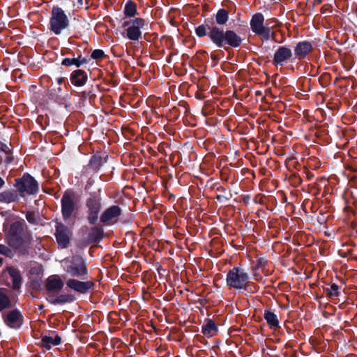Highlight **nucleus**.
<instances>
[{
  "instance_id": "obj_8",
  "label": "nucleus",
  "mask_w": 357,
  "mask_h": 357,
  "mask_svg": "<svg viewBox=\"0 0 357 357\" xmlns=\"http://www.w3.org/2000/svg\"><path fill=\"white\" fill-rule=\"evenodd\" d=\"M147 25L144 19L135 17L123 22L122 27L126 29V37L130 40H139L142 38L141 29Z\"/></svg>"
},
{
  "instance_id": "obj_17",
  "label": "nucleus",
  "mask_w": 357,
  "mask_h": 357,
  "mask_svg": "<svg viewBox=\"0 0 357 357\" xmlns=\"http://www.w3.org/2000/svg\"><path fill=\"white\" fill-rule=\"evenodd\" d=\"M6 275H8L11 278L12 284L10 285L9 282H6L5 284L7 287H11L15 291L19 290L22 284V276L20 271L13 266H7L2 272V276L5 277Z\"/></svg>"
},
{
  "instance_id": "obj_28",
  "label": "nucleus",
  "mask_w": 357,
  "mask_h": 357,
  "mask_svg": "<svg viewBox=\"0 0 357 357\" xmlns=\"http://www.w3.org/2000/svg\"><path fill=\"white\" fill-rule=\"evenodd\" d=\"M326 296L331 299L337 298L340 294V287L335 283H330L328 287H324Z\"/></svg>"
},
{
  "instance_id": "obj_51",
  "label": "nucleus",
  "mask_w": 357,
  "mask_h": 357,
  "mask_svg": "<svg viewBox=\"0 0 357 357\" xmlns=\"http://www.w3.org/2000/svg\"><path fill=\"white\" fill-rule=\"evenodd\" d=\"M66 52L67 53H70V50H66Z\"/></svg>"
},
{
  "instance_id": "obj_3",
  "label": "nucleus",
  "mask_w": 357,
  "mask_h": 357,
  "mask_svg": "<svg viewBox=\"0 0 357 357\" xmlns=\"http://www.w3.org/2000/svg\"><path fill=\"white\" fill-rule=\"evenodd\" d=\"M13 187L21 198L26 195H36L39 192V183L29 173L25 172L21 177L15 179Z\"/></svg>"
},
{
  "instance_id": "obj_12",
  "label": "nucleus",
  "mask_w": 357,
  "mask_h": 357,
  "mask_svg": "<svg viewBox=\"0 0 357 357\" xmlns=\"http://www.w3.org/2000/svg\"><path fill=\"white\" fill-rule=\"evenodd\" d=\"M294 56L291 49L287 46L282 45L279 46L278 48L275 51L273 57V65L278 66H282L284 63H287L289 61H294Z\"/></svg>"
},
{
  "instance_id": "obj_18",
  "label": "nucleus",
  "mask_w": 357,
  "mask_h": 357,
  "mask_svg": "<svg viewBox=\"0 0 357 357\" xmlns=\"http://www.w3.org/2000/svg\"><path fill=\"white\" fill-rule=\"evenodd\" d=\"M87 232L84 237V241L86 244L98 243L105 237V232L102 225H98L91 228H86Z\"/></svg>"
},
{
  "instance_id": "obj_11",
  "label": "nucleus",
  "mask_w": 357,
  "mask_h": 357,
  "mask_svg": "<svg viewBox=\"0 0 357 357\" xmlns=\"http://www.w3.org/2000/svg\"><path fill=\"white\" fill-rule=\"evenodd\" d=\"M73 231L62 222H57L55 226L54 236L59 248L64 249L69 247Z\"/></svg>"
},
{
  "instance_id": "obj_41",
  "label": "nucleus",
  "mask_w": 357,
  "mask_h": 357,
  "mask_svg": "<svg viewBox=\"0 0 357 357\" xmlns=\"http://www.w3.org/2000/svg\"><path fill=\"white\" fill-rule=\"evenodd\" d=\"M77 60H78L79 66H82L84 64H86L89 61V59L87 57H84L82 55H78L77 57H76Z\"/></svg>"
},
{
  "instance_id": "obj_22",
  "label": "nucleus",
  "mask_w": 357,
  "mask_h": 357,
  "mask_svg": "<svg viewBox=\"0 0 357 357\" xmlns=\"http://www.w3.org/2000/svg\"><path fill=\"white\" fill-rule=\"evenodd\" d=\"M21 198L17 190L15 189H8L0 192V203L10 204L19 202Z\"/></svg>"
},
{
  "instance_id": "obj_32",
  "label": "nucleus",
  "mask_w": 357,
  "mask_h": 357,
  "mask_svg": "<svg viewBox=\"0 0 357 357\" xmlns=\"http://www.w3.org/2000/svg\"><path fill=\"white\" fill-rule=\"evenodd\" d=\"M216 190L222 192L221 195H218L216 197V199L219 202L228 201L232 197V194L229 189H227L223 186L219 185L216 188Z\"/></svg>"
},
{
  "instance_id": "obj_19",
  "label": "nucleus",
  "mask_w": 357,
  "mask_h": 357,
  "mask_svg": "<svg viewBox=\"0 0 357 357\" xmlns=\"http://www.w3.org/2000/svg\"><path fill=\"white\" fill-rule=\"evenodd\" d=\"M47 96L49 99L62 105L66 102V98L63 95V89L60 86L52 84L47 90Z\"/></svg>"
},
{
  "instance_id": "obj_33",
  "label": "nucleus",
  "mask_w": 357,
  "mask_h": 357,
  "mask_svg": "<svg viewBox=\"0 0 357 357\" xmlns=\"http://www.w3.org/2000/svg\"><path fill=\"white\" fill-rule=\"evenodd\" d=\"M0 255L12 259L15 255H17V252L14 248L7 244H0Z\"/></svg>"
},
{
  "instance_id": "obj_48",
  "label": "nucleus",
  "mask_w": 357,
  "mask_h": 357,
  "mask_svg": "<svg viewBox=\"0 0 357 357\" xmlns=\"http://www.w3.org/2000/svg\"><path fill=\"white\" fill-rule=\"evenodd\" d=\"M211 59H212L213 60H215V59H217V56H213V55H212V56H211Z\"/></svg>"
},
{
  "instance_id": "obj_16",
  "label": "nucleus",
  "mask_w": 357,
  "mask_h": 357,
  "mask_svg": "<svg viewBox=\"0 0 357 357\" xmlns=\"http://www.w3.org/2000/svg\"><path fill=\"white\" fill-rule=\"evenodd\" d=\"M122 210L117 205H112L106 208L100 216V221L103 225H109L117 222V218L121 217Z\"/></svg>"
},
{
  "instance_id": "obj_36",
  "label": "nucleus",
  "mask_w": 357,
  "mask_h": 357,
  "mask_svg": "<svg viewBox=\"0 0 357 357\" xmlns=\"http://www.w3.org/2000/svg\"><path fill=\"white\" fill-rule=\"evenodd\" d=\"M78 60H77L76 57L74 58H65L61 61V65L64 66H75L77 68H79Z\"/></svg>"
},
{
  "instance_id": "obj_31",
  "label": "nucleus",
  "mask_w": 357,
  "mask_h": 357,
  "mask_svg": "<svg viewBox=\"0 0 357 357\" xmlns=\"http://www.w3.org/2000/svg\"><path fill=\"white\" fill-rule=\"evenodd\" d=\"M0 152H3L6 154L4 159V163L6 165L10 164L14 160L13 155V151L9 146L1 141H0Z\"/></svg>"
},
{
  "instance_id": "obj_30",
  "label": "nucleus",
  "mask_w": 357,
  "mask_h": 357,
  "mask_svg": "<svg viewBox=\"0 0 357 357\" xmlns=\"http://www.w3.org/2000/svg\"><path fill=\"white\" fill-rule=\"evenodd\" d=\"M11 307L12 303L7 295V289L0 288V312Z\"/></svg>"
},
{
  "instance_id": "obj_25",
  "label": "nucleus",
  "mask_w": 357,
  "mask_h": 357,
  "mask_svg": "<svg viewBox=\"0 0 357 357\" xmlns=\"http://www.w3.org/2000/svg\"><path fill=\"white\" fill-rule=\"evenodd\" d=\"M61 342V337L59 335H56L54 337L43 335L39 345L47 350H50L53 346L59 345Z\"/></svg>"
},
{
  "instance_id": "obj_15",
  "label": "nucleus",
  "mask_w": 357,
  "mask_h": 357,
  "mask_svg": "<svg viewBox=\"0 0 357 357\" xmlns=\"http://www.w3.org/2000/svg\"><path fill=\"white\" fill-rule=\"evenodd\" d=\"M314 50L312 42L302 40L298 42L294 48V59L302 61L306 59Z\"/></svg>"
},
{
  "instance_id": "obj_37",
  "label": "nucleus",
  "mask_w": 357,
  "mask_h": 357,
  "mask_svg": "<svg viewBox=\"0 0 357 357\" xmlns=\"http://www.w3.org/2000/svg\"><path fill=\"white\" fill-rule=\"evenodd\" d=\"M91 57L94 60H102L106 57V54L103 50L96 49L91 52Z\"/></svg>"
},
{
  "instance_id": "obj_35",
  "label": "nucleus",
  "mask_w": 357,
  "mask_h": 357,
  "mask_svg": "<svg viewBox=\"0 0 357 357\" xmlns=\"http://www.w3.org/2000/svg\"><path fill=\"white\" fill-rule=\"evenodd\" d=\"M259 287L253 282H250L249 280L246 282L242 287V289L249 294H255L258 291Z\"/></svg>"
},
{
  "instance_id": "obj_1",
  "label": "nucleus",
  "mask_w": 357,
  "mask_h": 357,
  "mask_svg": "<svg viewBox=\"0 0 357 357\" xmlns=\"http://www.w3.org/2000/svg\"><path fill=\"white\" fill-rule=\"evenodd\" d=\"M229 20V13L225 8H220L213 18L205 19L204 24H200L195 29L197 37L208 36L210 40L218 47L227 51L229 48L239 47L243 42L241 37L234 30L219 27L225 25Z\"/></svg>"
},
{
  "instance_id": "obj_43",
  "label": "nucleus",
  "mask_w": 357,
  "mask_h": 357,
  "mask_svg": "<svg viewBox=\"0 0 357 357\" xmlns=\"http://www.w3.org/2000/svg\"><path fill=\"white\" fill-rule=\"evenodd\" d=\"M92 91L91 90H89V91H84L81 93V98L82 99H86L87 97L90 96H91V93Z\"/></svg>"
},
{
  "instance_id": "obj_34",
  "label": "nucleus",
  "mask_w": 357,
  "mask_h": 357,
  "mask_svg": "<svg viewBox=\"0 0 357 357\" xmlns=\"http://www.w3.org/2000/svg\"><path fill=\"white\" fill-rule=\"evenodd\" d=\"M26 220L32 225H38L40 218L38 213L33 211H28L25 213Z\"/></svg>"
},
{
  "instance_id": "obj_24",
  "label": "nucleus",
  "mask_w": 357,
  "mask_h": 357,
  "mask_svg": "<svg viewBox=\"0 0 357 357\" xmlns=\"http://www.w3.org/2000/svg\"><path fill=\"white\" fill-rule=\"evenodd\" d=\"M218 332V328L215 322L209 318L204 319L202 326V333L206 336L213 337Z\"/></svg>"
},
{
  "instance_id": "obj_38",
  "label": "nucleus",
  "mask_w": 357,
  "mask_h": 357,
  "mask_svg": "<svg viewBox=\"0 0 357 357\" xmlns=\"http://www.w3.org/2000/svg\"><path fill=\"white\" fill-rule=\"evenodd\" d=\"M134 220V216L132 213L123 215L119 219V222L123 225H130Z\"/></svg>"
},
{
  "instance_id": "obj_27",
  "label": "nucleus",
  "mask_w": 357,
  "mask_h": 357,
  "mask_svg": "<svg viewBox=\"0 0 357 357\" xmlns=\"http://www.w3.org/2000/svg\"><path fill=\"white\" fill-rule=\"evenodd\" d=\"M76 299L75 296L73 294H61L54 298L47 299L48 301L54 305H63L65 303H70L73 302Z\"/></svg>"
},
{
  "instance_id": "obj_5",
  "label": "nucleus",
  "mask_w": 357,
  "mask_h": 357,
  "mask_svg": "<svg viewBox=\"0 0 357 357\" xmlns=\"http://www.w3.org/2000/svg\"><path fill=\"white\" fill-rule=\"evenodd\" d=\"M49 24V29L55 35H60L63 30L68 28L70 21L61 7L54 6L51 11Z\"/></svg>"
},
{
  "instance_id": "obj_20",
  "label": "nucleus",
  "mask_w": 357,
  "mask_h": 357,
  "mask_svg": "<svg viewBox=\"0 0 357 357\" xmlns=\"http://www.w3.org/2000/svg\"><path fill=\"white\" fill-rule=\"evenodd\" d=\"M70 80L75 86H83L88 81V75L84 70L77 69L70 73Z\"/></svg>"
},
{
  "instance_id": "obj_6",
  "label": "nucleus",
  "mask_w": 357,
  "mask_h": 357,
  "mask_svg": "<svg viewBox=\"0 0 357 357\" xmlns=\"http://www.w3.org/2000/svg\"><path fill=\"white\" fill-rule=\"evenodd\" d=\"M250 279L248 272L241 266L230 269L226 277L227 286L230 289L241 290L243 285Z\"/></svg>"
},
{
  "instance_id": "obj_39",
  "label": "nucleus",
  "mask_w": 357,
  "mask_h": 357,
  "mask_svg": "<svg viewBox=\"0 0 357 357\" xmlns=\"http://www.w3.org/2000/svg\"><path fill=\"white\" fill-rule=\"evenodd\" d=\"M43 271V268H42V266H33V267H31L29 270V273L31 275H40Z\"/></svg>"
},
{
  "instance_id": "obj_45",
  "label": "nucleus",
  "mask_w": 357,
  "mask_h": 357,
  "mask_svg": "<svg viewBox=\"0 0 357 357\" xmlns=\"http://www.w3.org/2000/svg\"><path fill=\"white\" fill-rule=\"evenodd\" d=\"M271 40H274V41H277L276 40V33L275 32H271Z\"/></svg>"
},
{
  "instance_id": "obj_29",
  "label": "nucleus",
  "mask_w": 357,
  "mask_h": 357,
  "mask_svg": "<svg viewBox=\"0 0 357 357\" xmlns=\"http://www.w3.org/2000/svg\"><path fill=\"white\" fill-rule=\"evenodd\" d=\"M123 13L126 17H134L137 14V6L132 0H128L123 8Z\"/></svg>"
},
{
  "instance_id": "obj_44",
  "label": "nucleus",
  "mask_w": 357,
  "mask_h": 357,
  "mask_svg": "<svg viewBox=\"0 0 357 357\" xmlns=\"http://www.w3.org/2000/svg\"><path fill=\"white\" fill-rule=\"evenodd\" d=\"M65 82L64 77H59L56 79V86H60Z\"/></svg>"
},
{
  "instance_id": "obj_2",
  "label": "nucleus",
  "mask_w": 357,
  "mask_h": 357,
  "mask_svg": "<svg viewBox=\"0 0 357 357\" xmlns=\"http://www.w3.org/2000/svg\"><path fill=\"white\" fill-rule=\"evenodd\" d=\"M4 242L14 248L18 257H26L33 248V237L24 220L3 225Z\"/></svg>"
},
{
  "instance_id": "obj_50",
  "label": "nucleus",
  "mask_w": 357,
  "mask_h": 357,
  "mask_svg": "<svg viewBox=\"0 0 357 357\" xmlns=\"http://www.w3.org/2000/svg\"><path fill=\"white\" fill-rule=\"evenodd\" d=\"M66 54V52H64L63 50L61 51V54L62 55H64Z\"/></svg>"
},
{
  "instance_id": "obj_9",
  "label": "nucleus",
  "mask_w": 357,
  "mask_h": 357,
  "mask_svg": "<svg viewBox=\"0 0 357 357\" xmlns=\"http://www.w3.org/2000/svg\"><path fill=\"white\" fill-rule=\"evenodd\" d=\"M264 17L262 13H257L252 15L250 24L253 33L260 36L264 40H268L271 38V29L273 28L268 24L264 25Z\"/></svg>"
},
{
  "instance_id": "obj_46",
  "label": "nucleus",
  "mask_w": 357,
  "mask_h": 357,
  "mask_svg": "<svg viewBox=\"0 0 357 357\" xmlns=\"http://www.w3.org/2000/svg\"><path fill=\"white\" fill-rule=\"evenodd\" d=\"M5 185V181L0 176V189Z\"/></svg>"
},
{
  "instance_id": "obj_14",
  "label": "nucleus",
  "mask_w": 357,
  "mask_h": 357,
  "mask_svg": "<svg viewBox=\"0 0 357 357\" xmlns=\"http://www.w3.org/2000/svg\"><path fill=\"white\" fill-rule=\"evenodd\" d=\"M66 284L72 290L82 294L93 291L96 285L93 281H80L75 278L69 279Z\"/></svg>"
},
{
  "instance_id": "obj_42",
  "label": "nucleus",
  "mask_w": 357,
  "mask_h": 357,
  "mask_svg": "<svg viewBox=\"0 0 357 357\" xmlns=\"http://www.w3.org/2000/svg\"><path fill=\"white\" fill-rule=\"evenodd\" d=\"M338 253H339L340 256H341L342 257H347L352 255L353 250L349 249V250H347V251H344L343 250H340Z\"/></svg>"
},
{
  "instance_id": "obj_4",
  "label": "nucleus",
  "mask_w": 357,
  "mask_h": 357,
  "mask_svg": "<svg viewBox=\"0 0 357 357\" xmlns=\"http://www.w3.org/2000/svg\"><path fill=\"white\" fill-rule=\"evenodd\" d=\"M101 189L92 192L85 203L86 219L89 225H95L102 208Z\"/></svg>"
},
{
  "instance_id": "obj_7",
  "label": "nucleus",
  "mask_w": 357,
  "mask_h": 357,
  "mask_svg": "<svg viewBox=\"0 0 357 357\" xmlns=\"http://www.w3.org/2000/svg\"><path fill=\"white\" fill-rule=\"evenodd\" d=\"M61 214L65 221L72 217L77 208V195L71 189H67L61 199Z\"/></svg>"
},
{
  "instance_id": "obj_47",
  "label": "nucleus",
  "mask_w": 357,
  "mask_h": 357,
  "mask_svg": "<svg viewBox=\"0 0 357 357\" xmlns=\"http://www.w3.org/2000/svg\"><path fill=\"white\" fill-rule=\"evenodd\" d=\"M3 261V259L1 257H0V267L2 266Z\"/></svg>"
},
{
  "instance_id": "obj_21",
  "label": "nucleus",
  "mask_w": 357,
  "mask_h": 357,
  "mask_svg": "<svg viewBox=\"0 0 357 357\" xmlns=\"http://www.w3.org/2000/svg\"><path fill=\"white\" fill-rule=\"evenodd\" d=\"M63 285V280L57 275L48 277L45 282L46 290L50 293L61 291Z\"/></svg>"
},
{
  "instance_id": "obj_13",
  "label": "nucleus",
  "mask_w": 357,
  "mask_h": 357,
  "mask_svg": "<svg viewBox=\"0 0 357 357\" xmlns=\"http://www.w3.org/2000/svg\"><path fill=\"white\" fill-rule=\"evenodd\" d=\"M5 324L13 329H19L24 324V317L17 308L9 311L7 314H2Z\"/></svg>"
},
{
  "instance_id": "obj_40",
  "label": "nucleus",
  "mask_w": 357,
  "mask_h": 357,
  "mask_svg": "<svg viewBox=\"0 0 357 357\" xmlns=\"http://www.w3.org/2000/svg\"><path fill=\"white\" fill-rule=\"evenodd\" d=\"M267 264V261L265 257H260L257 259V267L264 268Z\"/></svg>"
},
{
  "instance_id": "obj_49",
  "label": "nucleus",
  "mask_w": 357,
  "mask_h": 357,
  "mask_svg": "<svg viewBox=\"0 0 357 357\" xmlns=\"http://www.w3.org/2000/svg\"><path fill=\"white\" fill-rule=\"evenodd\" d=\"M43 307H44V306L42 305L39 306L38 309L41 310L43 309Z\"/></svg>"
},
{
  "instance_id": "obj_10",
  "label": "nucleus",
  "mask_w": 357,
  "mask_h": 357,
  "mask_svg": "<svg viewBox=\"0 0 357 357\" xmlns=\"http://www.w3.org/2000/svg\"><path fill=\"white\" fill-rule=\"evenodd\" d=\"M66 272L73 278L84 279L89 274L85 260L82 257H74L66 268Z\"/></svg>"
},
{
  "instance_id": "obj_23",
  "label": "nucleus",
  "mask_w": 357,
  "mask_h": 357,
  "mask_svg": "<svg viewBox=\"0 0 357 357\" xmlns=\"http://www.w3.org/2000/svg\"><path fill=\"white\" fill-rule=\"evenodd\" d=\"M107 155L103 158L100 153H97L91 157L87 167L93 172H97L100 169L103 163L107 162Z\"/></svg>"
},
{
  "instance_id": "obj_26",
  "label": "nucleus",
  "mask_w": 357,
  "mask_h": 357,
  "mask_svg": "<svg viewBox=\"0 0 357 357\" xmlns=\"http://www.w3.org/2000/svg\"><path fill=\"white\" fill-rule=\"evenodd\" d=\"M264 318L266 320L268 327L271 329L280 328V321L278 315L271 310H265L264 313Z\"/></svg>"
}]
</instances>
